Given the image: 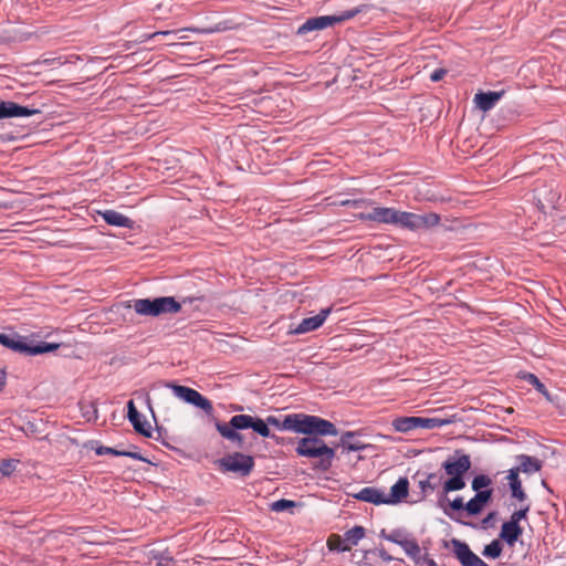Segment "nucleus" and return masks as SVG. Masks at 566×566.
I'll return each mask as SVG.
<instances>
[{"label":"nucleus","instance_id":"nucleus-1","mask_svg":"<svg viewBox=\"0 0 566 566\" xmlns=\"http://www.w3.org/2000/svg\"><path fill=\"white\" fill-rule=\"evenodd\" d=\"M269 426H274L279 430H287L302 434L337 436V429L334 423L317 416L306 413L286 415L283 420L275 416H268Z\"/></svg>","mask_w":566,"mask_h":566},{"label":"nucleus","instance_id":"nucleus-2","mask_svg":"<svg viewBox=\"0 0 566 566\" xmlns=\"http://www.w3.org/2000/svg\"><path fill=\"white\" fill-rule=\"evenodd\" d=\"M297 441L295 452L298 457L315 460L313 468L321 471H328L332 468L335 458V450L328 447L325 441L319 438L321 434H307Z\"/></svg>","mask_w":566,"mask_h":566},{"label":"nucleus","instance_id":"nucleus-3","mask_svg":"<svg viewBox=\"0 0 566 566\" xmlns=\"http://www.w3.org/2000/svg\"><path fill=\"white\" fill-rule=\"evenodd\" d=\"M511 489V497L517 501V504L512 503L515 506L511 518L504 522L501 526V531H523L524 525L521 524L523 520H526V514L530 511V504L526 500V494L522 489V482L518 478L517 470H510L506 476Z\"/></svg>","mask_w":566,"mask_h":566},{"label":"nucleus","instance_id":"nucleus-4","mask_svg":"<svg viewBox=\"0 0 566 566\" xmlns=\"http://www.w3.org/2000/svg\"><path fill=\"white\" fill-rule=\"evenodd\" d=\"M126 308H133L137 314L142 316H159L161 314H174L181 310L180 303H178L172 296H161L154 300L149 298H137L127 302Z\"/></svg>","mask_w":566,"mask_h":566},{"label":"nucleus","instance_id":"nucleus-5","mask_svg":"<svg viewBox=\"0 0 566 566\" xmlns=\"http://www.w3.org/2000/svg\"><path fill=\"white\" fill-rule=\"evenodd\" d=\"M446 473L450 475L443 484L446 493L464 489V474L471 469V459L468 454L449 458L442 463Z\"/></svg>","mask_w":566,"mask_h":566},{"label":"nucleus","instance_id":"nucleus-6","mask_svg":"<svg viewBox=\"0 0 566 566\" xmlns=\"http://www.w3.org/2000/svg\"><path fill=\"white\" fill-rule=\"evenodd\" d=\"M366 9L367 6L361 4L350 10H346L339 14L310 18L302 25L298 27L296 34L304 35L312 31L323 30L328 27H333L336 23L345 22L347 20L355 18L357 14L366 11Z\"/></svg>","mask_w":566,"mask_h":566},{"label":"nucleus","instance_id":"nucleus-7","mask_svg":"<svg viewBox=\"0 0 566 566\" xmlns=\"http://www.w3.org/2000/svg\"><path fill=\"white\" fill-rule=\"evenodd\" d=\"M440 221L441 218L436 212L418 214L397 209L395 226L409 231H421L437 227Z\"/></svg>","mask_w":566,"mask_h":566},{"label":"nucleus","instance_id":"nucleus-8","mask_svg":"<svg viewBox=\"0 0 566 566\" xmlns=\"http://www.w3.org/2000/svg\"><path fill=\"white\" fill-rule=\"evenodd\" d=\"M0 344L7 348H10L17 353L25 354V355H39L44 353H50L59 348V344L40 342L36 345H29L25 342V338L18 335H7L0 333Z\"/></svg>","mask_w":566,"mask_h":566},{"label":"nucleus","instance_id":"nucleus-9","mask_svg":"<svg viewBox=\"0 0 566 566\" xmlns=\"http://www.w3.org/2000/svg\"><path fill=\"white\" fill-rule=\"evenodd\" d=\"M165 386L171 389L172 394L180 400L193 405L203 410L207 415L213 412L212 402L196 389L176 382H166Z\"/></svg>","mask_w":566,"mask_h":566},{"label":"nucleus","instance_id":"nucleus-10","mask_svg":"<svg viewBox=\"0 0 566 566\" xmlns=\"http://www.w3.org/2000/svg\"><path fill=\"white\" fill-rule=\"evenodd\" d=\"M219 465L223 472H233L247 476L254 468V459L241 452H233L220 459Z\"/></svg>","mask_w":566,"mask_h":566},{"label":"nucleus","instance_id":"nucleus-11","mask_svg":"<svg viewBox=\"0 0 566 566\" xmlns=\"http://www.w3.org/2000/svg\"><path fill=\"white\" fill-rule=\"evenodd\" d=\"M452 552L462 566H489L483 559L474 554L467 543L452 539Z\"/></svg>","mask_w":566,"mask_h":566},{"label":"nucleus","instance_id":"nucleus-12","mask_svg":"<svg viewBox=\"0 0 566 566\" xmlns=\"http://www.w3.org/2000/svg\"><path fill=\"white\" fill-rule=\"evenodd\" d=\"M365 533H345V536L342 537L337 533H333L327 539V547L329 551L335 552H346L350 551L353 546L357 545L358 542L363 538Z\"/></svg>","mask_w":566,"mask_h":566},{"label":"nucleus","instance_id":"nucleus-13","mask_svg":"<svg viewBox=\"0 0 566 566\" xmlns=\"http://www.w3.org/2000/svg\"><path fill=\"white\" fill-rule=\"evenodd\" d=\"M397 209L390 207H375L370 211L358 214L359 220L373 221L384 224H392L396 222Z\"/></svg>","mask_w":566,"mask_h":566},{"label":"nucleus","instance_id":"nucleus-14","mask_svg":"<svg viewBox=\"0 0 566 566\" xmlns=\"http://www.w3.org/2000/svg\"><path fill=\"white\" fill-rule=\"evenodd\" d=\"M387 539L398 544L405 551V553L412 558L416 563L421 559V549L418 543L413 539H409L405 536V533H389L386 536Z\"/></svg>","mask_w":566,"mask_h":566},{"label":"nucleus","instance_id":"nucleus-15","mask_svg":"<svg viewBox=\"0 0 566 566\" xmlns=\"http://www.w3.org/2000/svg\"><path fill=\"white\" fill-rule=\"evenodd\" d=\"M331 312V307L323 308L317 315L302 319V322L295 328L291 329L290 333L298 335L317 329L324 324Z\"/></svg>","mask_w":566,"mask_h":566},{"label":"nucleus","instance_id":"nucleus-16","mask_svg":"<svg viewBox=\"0 0 566 566\" xmlns=\"http://www.w3.org/2000/svg\"><path fill=\"white\" fill-rule=\"evenodd\" d=\"M493 490L488 489L483 492L475 493V495L465 503V515H479L492 500Z\"/></svg>","mask_w":566,"mask_h":566},{"label":"nucleus","instance_id":"nucleus-17","mask_svg":"<svg viewBox=\"0 0 566 566\" xmlns=\"http://www.w3.org/2000/svg\"><path fill=\"white\" fill-rule=\"evenodd\" d=\"M127 418L138 433L145 437L151 436V426L143 419L133 400L127 402Z\"/></svg>","mask_w":566,"mask_h":566},{"label":"nucleus","instance_id":"nucleus-18","mask_svg":"<svg viewBox=\"0 0 566 566\" xmlns=\"http://www.w3.org/2000/svg\"><path fill=\"white\" fill-rule=\"evenodd\" d=\"M38 113L39 111L35 108L21 106L14 102L0 103V119L9 117H29Z\"/></svg>","mask_w":566,"mask_h":566},{"label":"nucleus","instance_id":"nucleus-19","mask_svg":"<svg viewBox=\"0 0 566 566\" xmlns=\"http://www.w3.org/2000/svg\"><path fill=\"white\" fill-rule=\"evenodd\" d=\"M503 95L504 91L480 92L475 94L473 101L479 109H481L482 112H489L496 105V103L502 98Z\"/></svg>","mask_w":566,"mask_h":566},{"label":"nucleus","instance_id":"nucleus-20","mask_svg":"<svg viewBox=\"0 0 566 566\" xmlns=\"http://www.w3.org/2000/svg\"><path fill=\"white\" fill-rule=\"evenodd\" d=\"M409 482L406 478H400L391 488L390 492L385 493V504H396L408 496Z\"/></svg>","mask_w":566,"mask_h":566},{"label":"nucleus","instance_id":"nucleus-21","mask_svg":"<svg viewBox=\"0 0 566 566\" xmlns=\"http://www.w3.org/2000/svg\"><path fill=\"white\" fill-rule=\"evenodd\" d=\"M354 497L376 505L385 504L386 502L385 492L373 486L361 489L358 493L354 494Z\"/></svg>","mask_w":566,"mask_h":566},{"label":"nucleus","instance_id":"nucleus-22","mask_svg":"<svg viewBox=\"0 0 566 566\" xmlns=\"http://www.w3.org/2000/svg\"><path fill=\"white\" fill-rule=\"evenodd\" d=\"M516 460L518 462V467L512 468L511 470H517V474L520 472L531 474V473H535L542 469V462L534 457H530L526 454H520L516 457Z\"/></svg>","mask_w":566,"mask_h":566},{"label":"nucleus","instance_id":"nucleus-23","mask_svg":"<svg viewBox=\"0 0 566 566\" xmlns=\"http://www.w3.org/2000/svg\"><path fill=\"white\" fill-rule=\"evenodd\" d=\"M101 216H102L103 220L109 226L124 227V228L133 227V221L128 217H126L123 213L117 212L115 210H106V211L102 212Z\"/></svg>","mask_w":566,"mask_h":566},{"label":"nucleus","instance_id":"nucleus-24","mask_svg":"<svg viewBox=\"0 0 566 566\" xmlns=\"http://www.w3.org/2000/svg\"><path fill=\"white\" fill-rule=\"evenodd\" d=\"M392 428L397 432H409L420 428V417H399L392 420Z\"/></svg>","mask_w":566,"mask_h":566},{"label":"nucleus","instance_id":"nucleus-25","mask_svg":"<svg viewBox=\"0 0 566 566\" xmlns=\"http://www.w3.org/2000/svg\"><path fill=\"white\" fill-rule=\"evenodd\" d=\"M216 429L224 439L237 442L239 446L243 443L242 434L237 431L238 429H233L229 422H216Z\"/></svg>","mask_w":566,"mask_h":566},{"label":"nucleus","instance_id":"nucleus-26","mask_svg":"<svg viewBox=\"0 0 566 566\" xmlns=\"http://www.w3.org/2000/svg\"><path fill=\"white\" fill-rule=\"evenodd\" d=\"M503 549V543L499 536L496 539H493L490 544L484 546L482 555L486 558L496 559L501 556Z\"/></svg>","mask_w":566,"mask_h":566},{"label":"nucleus","instance_id":"nucleus-27","mask_svg":"<svg viewBox=\"0 0 566 566\" xmlns=\"http://www.w3.org/2000/svg\"><path fill=\"white\" fill-rule=\"evenodd\" d=\"M522 378L526 380L528 384L533 385L535 389L542 394L548 401L552 400L551 395L546 388V386L537 378L536 375L532 373L523 374Z\"/></svg>","mask_w":566,"mask_h":566},{"label":"nucleus","instance_id":"nucleus-28","mask_svg":"<svg viewBox=\"0 0 566 566\" xmlns=\"http://www.w3.org/2000/svg\"><path fill=\"white\" fill-rule=\"evenodd\" d=\"M95 453L97 455L111 454V455H116V457H128V458H132V459H140V457L137 453H135V452L118 451L116 449H113V448H109V447H104V446L97 447L95 449Z\"/></svg>","mask_w":566,"mask_h":566},{"label":"nucleus","instance_id":"nucleus-29","mask_svg":"<svg viewBox=\"0 0 566 566\" xmlns=\"http://www.w3.org/2000/svg\"><path fill=\"white\" fill-rule=\"evenodd\" d=\"M253 418L254 417L249 415H237L230 419L229 423L233 429H249L252 426Z\"/></svg>","mask_w":566,"mask_h":566},{"label":"nucleus","instance_id":"nucleus-30","mask_svg":"<svg viewBox=\"0 0 566 566\" xmlns=\"http://www.w3.org/2000/svg\"><path fill=\"white\" fill-rule=\"evenodd\" d=\"M441 478L437 473H430L426 480L419 481V486L423 493L433 492L440 484Z\"/></svg>","mask_w":566,"mask_h":566},{"label":"nucleus","instance_id":"nucleus-31","mask_svg":"<svg viewBox=\"0 0 566 566\" xmlns=\"http://www.w3.org/2000/svg\"><path fill=\"white\" fill-rule=\"evenodd\" d=\"M491 484L492 480L490 476L480 474L472 480L471 488L475 493H479L488 490L486 488H489Z\"/></svg>","mask_w":566,"mask_h":566},{"label":"nucleus","instance_id":"nucleus-32","mask_svg":"<svg viewBox=\"0 0 566 566\" xmlns=\"http://www.w3.org/2000/svg\"><path fill=\"white\" fill-rule=\"evenodd\" d=\"M449 423H450V420H447V419L420 417V428H422V429L441 428Z\"/></svg>","mask_w":566,"mask_h":566},{"label":"nucleus","instance_id":"nucleus-33","mask_svg":"<svg viewBox=\"0 0 566 566\" xmlns=\"http://www.w3.org/2000/svg\"><path fill=\"white\" fill-rule=\"evenodd\" d=\"M251 429H253L256 433H259L263 438L271 437V431L269 429L266 419L263 420L261 418L254 417L253 421H252Z\"/></svg>","mask_w":566,"mask_h":566},{"label":"nucleus","instance_id":"nucleus-34","mask_svg":"<svg viewBox=\"0 0 566 566\" xmlns=\"http://www.w3.org/2000/svg\"><path fill=\"white\" fill-rule=\"evenodd\" d=\"M522 533H499L501 541L503 543V547H507L510 549H513L516 543L523 544L522 541H520V535Z\"/></svg>","mask_w":566,"mask_h":566},{"label":"nucleus","instance_id":"nucleus-35","mask_svg":"<svg viewBox=\"0 0 566 566\" xmlns=\"http://www.w3.org/2000/svg\"><path fill=\"white\" fill-rule=\"evenodd\" d=\"M18 460L6 459L0 462V472L3 476H10L17 469Z\"/></svg>","mask_w":566,"mask_h":566},{"label":"nucleus","instance_id":"nucleus-36","mask_svg":"<svg viewBox=\"0 0 566 566\" xmlns=\"http://www.w3.org/2000/svg\"><path fill=\"white\" fill-rule=\"evenodd\" d=\"M500 522V515L496 511L490 512L483 520H482V527L484 530L489 528H495Z\"/></svg>","mask_w":566,"mask_h":566},{"label":"nucleus","instance_id":"nucleus-37","mask_svg":"<svg viewBox=\"0 0 566 566\" xmlns=\"http://www.w3.org/2000/svg\"><path fill=\"white\" fill-rule=\"evenodd\" d=\"M295 506H296V503L294 501L282 499V500L273 502L271 504V510L274 512H283V511L291 510Z\"/></svg>","mask_w":566,"mask_h":566},{"label":"nucleus","instance_id":"nucleus-38","mask_svg":"<svg viewBox=\"0 0 566 566\" xmlns=\"http://www.w3.org/2000/svg\"><path fill=\"white\" fill-rule=\"evenodd\" d=\"M450 507L455 512H462L465 514V503L461 496L455 497L449 503Z\"/></svg>","mask_w":566,"mask_h":566},{"label":"nucleus","instance_id":"nucleus-39","mask_svg":"<svg viewBox=\"0 0 566 566\" xmlns=\"http://www.w3.org/2000/svg\"><path fill=\"white\" fill-rule=\"evenodd\" d=\"M175 33H176V31H174V30H167V31H158V32H154L150 34H145V35H143V39L140 40V42H144V41H147L150 39H155L160 35L167 36V35L175 34Z\"/></svg>","mask_w":566,"mask_h":566},{"label":"nucleus","instance_id":"nucleus-40","mask_svg":"<svg viewBox=\"0 0 566 566\" xmlns=\"http://www.w3.org/2000/svg\"><path fill=\"white\" fill-rule=\"evenodd\" d=\"M447 74V71L444 69H436L431 75H430V80L432 82H438L440 80H442L444 77V75Z\"/></svg>","mask_w":566,"mask_h":566},{"label":"nucleus","instance_id":"nucleus-41","mask_svg":"<svg viewBox=\"0 0 566 566\" xmlns=\"http://www.w3.org/2000/svg\"><path fill=\"white\" fill-rule=\"evenodd\" d=\"M347 449L349 451H360V450L365 449V446L360 442H356V443L348 444Z\"/></svg>","mask_w":566,"mask_h":566},{"label":"nucleus","instance_id":"nucleus-42","mask_svg":"<svg viewBox=\"0 0 566 566\" xmlns=\"http://www.w3.org/2000/svg\"><path fill=\"white\" fill-rule=\"evenodd\" d=\"M171 562H172L171 557H163L158 560L156 566H170Z\"/></svg>","mask_w":566,"mask_h":566},{"label":"nucleus","instance_id":"nucleus-43","mask_svg":"<svg viewBox=\"0 0 566 566\" xmlns=\"http://www.w3.org/2000/svg\"><path fill=\"white\" fill-rule=\"evenodd\" d=\"M6 384V374L3 371H0V389L4 386Z\"/></svg>","mask_w":566,"mask_h":566},{"label":"nucleus","instance_id":"nucleus-44","mask_svg":"<svg viewBox=\"0 0 566 566\" xmlns=\"http://www.w3.org/2000/svg\"><path fill=\"white\" fill-rule=\"evenodd\" d=\"M354 434L352 432H346L343 438H342V442L343 443H346V440L350 437H353Z\"/></svg>","mask_w":566,"mask_h":566},{"label":"nucleus","instance_id":"nucleus-45","mask_svg":"<svg viewBox=\"0 0 566 566\" xmlns=\"http://www.w3.org/2000/svg\"><path fill=\"white\" fill-rule=\"evenodd\" d=\"M350 531H355V532L364 531V527H361V526H354Z\"/></svg>","mask_w":566,"mask_h":566},{"label":"nucleus","instance_id":"nucleus-46","mask_svg":"<svg viewBox=\"0 0 566 566\" xmlns=\"http://www.w3.org/2000/svg\"><path fill=\"white\" fill-rule=\"evenodd\" d=\"M429 566H436V563L433 560H430Z\"/></svg>","mask_w":566,"mask_h":566},{"label":"nucleus","instance_id":"nucleus-47","mask_svg":"<svg viewBox=\"0 0 566 566\" xmlns=\"http://www.w3.org/2000/svg\"><path fill=\"white\" fill-rule=\"evenodd\" d=\"M234 410H242V407H235Z\"/></svg>","mask_w":566,"mask_h":566}]
</instances>
